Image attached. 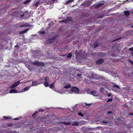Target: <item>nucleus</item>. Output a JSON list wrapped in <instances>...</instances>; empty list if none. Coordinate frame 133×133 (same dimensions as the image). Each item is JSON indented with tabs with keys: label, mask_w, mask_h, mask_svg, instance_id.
<instances>
[{
	"label": "nucleus",
	"mask_w": 133,
	"mask_h": 133,
	"mask_svg": "<svg viewBox=\"0 0 133 133\" xmlns=\"http://www.w3.org/2000/svg\"><path fill=\"white\" fill-rule=\"evenodd\" d=\"M32 64L36 66H43L45 65V64L44 62H39L38 61H35L32 63Z\"/></svg>",
	"instance_id": "nucleus-1"
},
{
	"label": "nucleus",
	"mask_w": 133,
	"mask_h": 133,
	"mask_svg": "<svg viewBox=\"0 0 133 133\" xmlns=\"http://www.w3.org/2000/svg\"><path fill=\"white\" fill-rule=\"evenodd\" d=\"M56 38V37L55 36L49 39L46 41L45 43L46 44L48 43H52L55 40Z\"/></svg>",
	"instance_id": "nucleus-2"
},
{
	"label": "nucleus",
	"mask_w": 133,
	"mask_h": 133,
	"mask_svg": "<svg viewBox=\"0 0 133 133\" xmlns=\"http://www.w3.org/2000/svg\"><path fill=\"white\" fill-rule=\"evenodd\" d=\"M88 77L90 79H97V77L98 75H94V74L93 72H90L88 74Z\"/></svg>",
	"instance_id": "nucleus-3"
},
{
	"label": "nucleus",
	"mask_w": 133,
	"mask_h": 133,
	"mask_svg": "<svg viewBox=\"0 0 133 133\" xmlns=\"http://www.w3.org/2000/svg\"><path fill=\"white\" fill-rule=\"evenodd\" d=\"M70 90L76 93H78L79 92L78 89L75 87H72Z\"/></svg>",
	"instance_id": "nucleus-4"
},
{
	"label": "nucleus",
	"mask_w": 133,
	"mask_h": 133,
	"mask_svg": "<svg viewBox=\"0 0 133 133\" xmlns=\"http://www.w3.org/2000/svg\"><path fill=\"white\" fill-rule=\"evenodd\" d=\"M92 1V0H88L84 2V5L86 6H89L91 4Z\"/></svg>",
	"instance_id": "nucleus-5"
},
{
	"label": "nucleus",
	"mask_w": 133,
	"mask_h": 133,
	"mask_svg": "<svg viewBox=\"0 0 133 133\" xmlns=\"http://www.w3.org/2000/svg\"><path fill=\"white\" fill-rule=\"evenodd\" d=\"M104 61L103 59H99L96 62V63L97 64H99L102 63Z\"/></svg>",
	"instance_id": "nucleus-6"
},
{
	"label": "nucleus",
	"mask_w": 133,
	"mask_h": 133,
	"mask_svg": "<svg viewBox=\"0 0 133 133\" xmlns=\"http://www.w3.org/2000/svg\"><path fill=\"white\" fill-rule=\"evenodd\" d=\"M54 25V23L53 22H50V23L49 24L48 26H47V28L48 29H49L50 28L52 27Z\"/></svg>",
	"instance_id": "nucleus-7"
},
{
	"label": "nucleus",
	"mask_w": 133,
	"mask_h": 133,
	"mask_svg": "<svg viewBox=\"0 0 133 133\" xmlns=\"http://www.w3.org/2000/svg\"><path fill=\"white\" fill-rule=\"evenodd\" d=\"M61 123L62 124H64L65 125H69L71 124V122H66L65 121H62L61 122Z\"/></svg>",
	"instance_id": "nucleus-8"
},
{
	"label": "nucleus",
	"mask_w": 133,
	"mask_h": 133,
	"mask_svg": "<svg viewBox=\"0 0 133 133\" xmlns=\"http://www.w3.org/2000/svg\"><path fill=\"white\" fill-rule=\"evenodd\" d=\"M104 4V3L103 2H101V3L98 4L96 6V8H98L100 7L102 5Z\"/></svg>",
	"instance_id": "nucleus-9"
},
{
	"label": "nucleus",
	"mask_w": 133,
	"mask_h": 133,
	"mask_svg": "<svg viewBox=\"0 0 133 133\" xmlns=\"http://www.w3.org/2000/svg\"><path fill=\"white\" fill-rule=\"evenodd\" d=\"M29 24L27 23H25L24 24L21 25L19 26V27H27L28 26H29Z\"/></svg>",
	"instance_id": "nucleus-10"
},
{
	"label": "nucleus",
	"mask_w": 133,
	"mask_h": 133,
	"mask_svg": "<svg viewBox=\"0 0 133 133\" xmlns=\"http://www.w3.org/2000/svg\"><path fill=\"white\" fill-rule=\"evenodd\" d=\"M38 84L36 81H33L32 82V86H37Z\"/></svg>",
	"instance_id": "nucleus-11"
},
{
	"label": "nucleus",
	"mask_w": 133,
	"mask_h": 133,
	"mask_svg": "<svg viewBox=\"0 0 133 133\" xmlns=\"http://www.w3.org/2000/svg\"><path fill=\"white\" fill-rule=\"evenodd\" d=\"M113 87L114 88V89H115V88H116L117 91H119L120 90L119 87L118 85L116 84L114 85H113Z\"/></svg>",
	"instance_id": "nucleus-12"
},
{
	"label": "nucleus",
	"mask_w": 133,
	"mask_h": 133,
	"mask_svg": "<svg viewBox=\"0 0 133 133\" xmlns=\"http://www.w3.org/2000/svg\"><path fill=\"white\" fill-rule=\"evenodd\" d=\"M17 92V91L15 89H11L10 91V93H16Z\"/></svg>",
	"instance_id": "nucleus-13"
},
{
	"label": "nucleus",
	"mask_w": 133,
	"mask_h": 133,
	"mask_svg": "<svg viewBox=\"0 0 133 133\" xmlns=\"http://www.w3.org/2000/svg\"><path fill=\"white\" fill-rule=\"evenodd\" d=\"M71 87V85L69 84H68L65 85L64 86V88L65 89H68L69 88Z\"/></svg>",
	"instance_id": "nucleus-14"
},
{
	"label": "nucleus",
	"mask_w": 133,
	"mask_h": 133,
	"mask_svg": "<svg viewBox=\"0 0 133 133\" xmlns=\"http://www.w3.org/2000/svg\"><path fill=\"white\" fill-rule=\"evenodd\" d=\"M38 111H36L35 113H34L32 115V116L33 117H35L36 115H37L38 113Z\"/></svg>",
	"instance_id": "nucleus-15"
},
{
	"label": "nucleus",
	"mask_w": 133,
	"mask_h": 133,
	"mask_svg": "<svg viewBox=\"0 0 133 133\" xmlns=\"http://www.w3.org/2000/svg\"><path fill=\"white\" fill-rule=\"evenodd\" d=\"M79 125V123L78 122H74L72 124V125L78 126Z\"/></svg>",
	"instance_id": "nucleus-16"
},
{
	"label": "nucleus",
	"mask_w": 133,
	"mask_h": 133,
	"mask_svg": "<svg viewBox=\"0 0 133 133\" xmlns=\"http://www.w3.org/2000/svg\"><path fill=\"white\" fill-rule=\"evenodd\" d=\"M91 93L94 96H96V92L95 91H92L91 92Z\"/></svg>",
	"instance_id": "nucleus-17"
},
{
	"label": "nucleus",
	"mask_w": 133,
	"mask_h": 133,
	"mask_svg": "<svg viewBox=\"0 0 133 133\" xmlns=\"http://www.w3.org/2000/svg\"><path fill=\"white\" fill-rule=\"evenodd\" d=\"M44 78L45 82H48L49 80V77H44Z\"/></svg>",
	"instance_id": "nucleus-18"
},
{
	"label": "nucleus",
	"mask_w": 133,
	"mask_h": 133,
	"mask_svg": "<svg viewBox=\"0 0 133 133\" xmlns=\"http://www.w3.org/2000/svg\"><path fill=\"white\" fill-rule=\"evenodd\" d=\"M125 15L126 16H128L130 14L129 12L128 11H125L124 12Z\"/></svg>",
	"instance_id": "nucleus-19"
},
{
	"label": "nucleus",
	"mask_w": 133,
	"mask_h": 133,
	"mask_svg": "<svg viewBox=\"0 0 133 133\" xmlns=\"http://www.w3.org/2000/svg\"><path fill=\"white\" fill-rule=\"evenodd\" d=\"M77 77H79V78H81L80 77L82 75V74L80 72H79L77 74Z\"/></svg>",
	"instance_id": "nucleus-20"
},
{
	"label": "nucleus",
	"mask_w": 133,
	"mask_h": 133,
	"mask_svg": "<svg viewBox=\"0 0 133 133\" xmlns=\"http://www.w3.org/2000/svg\"><path fill=\"white\" fill-rule=\"evenodd\" d=\"M65 20L66 21L69 22L71 21L72 20V19L71 18H70L69 17H68L65 19Z\"/></svg>",
	"instance_id": "nucleus-21"
},
{
	"label": "nucleus",
	"mask_w": 133,
	"mask_h": 133,
	"mask_svg": "<svg viewBox=\"0 0 133 133\" xmlns=\"http://www.w3.org/2000/svg\"><path fill=\"white\" fill-rule=\"evenodd\" d=\"M72 56V54L71 52L67 56V58H71Z\"/></svg>",
	"instance_id": "nucleus-22"
},
{
	"label": "nucleus",
	"mask_w": 133,
	"mask_h": 133,
	"mask_svg": "<svg viewBox=\"0 0 133 133\" xmlns=\"http://www.w3.org/2000/svg\"><path fill=\"white\" fill-rule=\"evenodd\" d=\"M23 30L22 31H21L19 32L20 34H24L25 33L27 32V30Z\"/></svg>",
	"instance_id": "nucleus-23"
},
{
	"label": "nucleus",
	"mask_w": 133,
	"mask_h": 133,
	"mask_svg": "<svg viewBox=\"0 0 133 133\" xmlns=\"http://www.w3.org/2000/svg\"><path fill=\"white\" fill-rule=\"evenodd\" d=\"M20 83V82L19 81H18L17 82H15L14 84L15 85L16 87Z\"/></svg>",
	"instance_id": "nucleus-24"
},
{
	"label": "nucleus",
	"mask_w": 133,
	"mask_h": 133,
	"mask_svg": "<svg viewBox=\"0 0 133 133\" xmlns=\"http://www.w3.org/2000/svg\"><path fill=\"white\" fill-rule=\"evenodd\" d=\"M44 85L46 87H48L49 86V83L48 82H45L44 83Z\"/></svg>",
	"instance_id": "nucleus-25"
},
{
	"label": "nucleus",
	"mask_w": 133,
	"mask_h": 133,
	"mask_svg": "<svg viewBox=\"0 0 133 133\" xmlns=\"http://www.w3.org/2000/svg\"><path fill=\"white\" fill-rule=\"evenodd\" d=\"M30 89V88L29 87H26L24 88V91H26Z\"/></svg>",
	"instance_id": "nucleus-26"
},
{
	"label": "nucleus",
	"mask_w": 133,
	"mask_h": 133,
	"mask_svg": "<svg viewBox=\"0 0 133 133\" xmlns=\"http://www.w3.org/2000/svg\"><path fill=\"white\" fill-rule=\"evenodd\" d=\"M54 83H52L49 86V87L51 88H53Z\"/></svg>",
	"instance_id": "nucleus-27"
},
{
	"label": "nucleus",
	"mask_w": 133,
	"mask_h": 133,
	"mask_svg": "<svg viewBox=\"0 0 133 133\" xmlns=\"http://www.w3.org/2000/svg\"><path fill=\"white\" fill-rule=\"evenodd\" d=\"M78 115L79 116H81L82 117H83V115L82 114L81 112H79V113H78Z\"/></svg>",
	"instance_id": "nucleus-28"
},
{
	"label": "nucleus",
	"mask_w": 133,
	"mask_h": 133,
	"mask_svg": "<svg viewBox=\"0 0 133 133\" xmlns=\"http://www.w3.org/2000/svg\"><path fill=\"white\" fill-rule=\"evenodd\" d=\"M16 86L14 85V84H13L10 87V88L11 89H13L15 88Z\"/></svg>",
	"instance_id": "nucleus-29"
},
{
	"label": "nucleus",
	"mask_w": 133,
	"mask_h": 133,
	"mask_svg": "<svg viewBox=\"0 0 133 133\" xmlns=\"http://www.w3.org/2000/svg\"><path fill=\"white\" fill-rule=\"evenodd\" d=\"M85 104L86 105L88 106H90L91 105H92V104H91V103H90V104H87V103H85Z\"/></svg>",
	"instance_id": "nucleus-30"
},
{
	"label": "nucleus",
	"mask_w": 133,
	"mask_h": 133,
	"mask_svg": "<svg viewBox=\"0 0 133 133\" xmlns=\"http://www.w3.org/2000/svg\"><path fill=\"white\" fill-rule=\"evenodd\" d=\"M4 118L6 119H10L11 118L10 117H7L6 116H4Z\"/></svg>",
	"instance_id": "nucleus-31"
},
{
	"label": "nucleus",
	"mask_w": 133,
	"mask_h": 133,
	"mask_svg": "<svg viewBox=\"0 0 133 133\" xmlns=\"http://www.w3.org/2000/svg\"><path fill=\"white\" fill-rule=\"evenodd\" d=\"M71 2V0H69V1H67L66 3V4H68L69 3H70Z\"/></svg>",
	"instance_id": "nucleus-32"
},
{
	"label": "nucleus",
	"mask_w": 133,
	"mask_h": 133,
	"mask_svg": "<svg viewBox=\"0 0 133 133\" xmlns=\"http://www.w3.org/2000/svg\"><path fill=\"white\" fill-rule=\"evenodd\" d=\"M105 88V87H101L100 89L99 90L100 91H102L104 90V89Z\"/></svg>",
	"instance_id": "nucleus-33"
},
{
	"label": "nucleus",
	"mask_w": 133,
	"mask_h": 133,
	"mask_svg": "<svg viewBox=\"0 0 133 133\" xmlns=\"http://www.w3.org/2000/svg\"><path fill=\"white\" fill-rule=\"evenodd\" d=\"M13 124L12 123H9L8 124V126L9 127H11L12 126Z\"/></svg>",
	"instance_id": "nucleus-34"
},
{
	"label": "nucleus",
	"mask_w": 133,
	"mask_h": 133,
	"mask_svg": "<svg viewBox=\"0 0 133 133\" xmlns=\"http://www.w3.org/2000/svg\"><path fill=\"white\" fill-rule=\"evenodd\" d=\"M44 111V110L42 109H40L39 110V112H43Z\"/></svg>",
	"instance_id": "nucleus-35"
},
{
	"label": "nucleus",
	"mask_w": 133,
	"mask_h": 133,
	"mask_svg": "<svg viewBox=\"0 0 133 133\" xmlns=\"http://www.w3.org/2000/svg\"><path fill=\"white\" fill-rule=\"evenodd\" d=\"M98 44L97 43H95L94 44V47L96 48L97 47L98 45Z\"/></svg>",
	"instance_id": "nucleus-36"
},
{
	"label": "nucleus",
	"mask_w": 133,
	"mask_h": 133,
	"mask_svg": "<svg viewBox=\"0 0 133 133\" xmlns=\"http://www.w3.org/2000/svg\"><path fill=\"white\" fill-rule=\"evenodd\" d=\"M45 33V32L44 31L40 32V33L41 34H44Z\"/></svg>",
	"instance_id": "nucleus-37"
},
{
	"label": "nucleus",
	"mask_w": 133,
	"mask_h": 133,
	"mask_svg": "<svg viewBox=\"0 0 133 133\" xmlns=\"http://www.w3.org/2000/svg\"><path fill=\"white\" fill-rule=\"evenodd\" d=\"M19 47V45H16L15 46V48H18Z\"/></svg>",
	"instance_id": "nucleus-38"
},
{
	"label": "nucleus",
	"mask_w": 133,
	"mask_h": 133,
	"mask_svg": "<svg viewBox=\"0 0 133 133\" xmlns=\"http://www.w3.org/2000/svg\"><path fill=\"white\" fill-rule=\"evenodd\" d=\"M112 101V100L111 99H109L108 101L107 102H109V101Z\"/></svg>",
	"instance_id": "nucleus-39"
},
{
	"label": "nucleus",
	"mask_w": 133,
	"mask_h": 133,
	"mask_svg": "<svg viewBox=\"0 0 133 133\" xmlns=\"http://www.w3.org/2000/svg\"><path fill=\"white\" fill-rule=\"evenodd\" d=\"M24 16V14H22L21 15L20 17H23Z\"/></svg>",
	"instance_id": "nucleus-40"
},
{
	"label": "nucleus",
	"mask_w": 133,
	"mask_h": 133,
	"mask_svg": "<svg viewBox=\"0 0 133 133\" xmlns=\"http://www.w3.org/2000/svg\"><path fill=\"white\" fill-rule=\"evenodd\" d=\"M108 122L106 121H104L103 122V123H107Z\"/></svg>",
	"instance_id": "nucleus-41"
},
{
	"label": "nucleus",
	"mask_w": 133,
	"mask_h": 133,
	"mask_svg": "<svg viewBox=\"0 0 133 133\" xmlns=\"http://www.w3.org/2000/svg\"><path fill=\"white\" fill-rule=\"evenodd\" d=\"M107 113L108 114H110L112 113V112L110 111H108L107 112Z\"/></svg>",
	"instance_id": "nucleus-42"
},
{
	"label": "nucleus",
	"mask_w": 133,
	"mask_h": 133,
	"mask_svg": "<svg viewBox=\"0 0 133 133\" xmlns=\"http://www.w3.org/2000/svg\"><path fill=\"white\" fill-rule=\"evenodd\" d=\"M129 50H131V51H133V48H130L129 49Z\"/></svg>",
	"instance_id": "nucleus-43"
},
{
	"label": "nucleus",
	"mask_w": 133,
	"mask_h": 133,
	"mask_svg": "<svg viewBox=\"0 0 133 133\" xmlns=\"http://www.w3.org/2000/svg\"><path fill=\"white\" fill-rule=\"evenodd\" d=\"M59 22L60 23L65 22V21L64 20H62V21H60Z\"/></svg>",
	"instance_id": "nucleus-44"
},
{
	"label": "nucleus",
	"mask_w": 133,
	"mask_h": 133,
	"mask_svg": "<svg viewBox=\"0 0 133 133\" xmlns=\"http://www.w3.org/2000/svg\"><path fill=\"white\" fill-rule=\"evenodd\" d=\"M39 3V2H37L36 4H35V5L37 6L38 4Z\"/></svg>",
	"instance_id": "nucleus-45"
},
{
	"label": "nucleus",
	"mask_w": 133,
	"mask_h": 133,
	"mask_svg": "<svg viewBox=\"0 0 133 133\" xmlns=\"http://www.w3.org/2000/svg\"><path fill=\"white\" fill-rule=\"evenodd\" d=\"M129 61L132 64H133V62L132 61L130 60H129Z\"/></svg>",
	"instance_id": "nucleus-46"
},
{
	"label": "nucleus",
	"mask_w": 133,
	"mask_h": 133,
	"mask_svg": "<svg viewBox=\"0 0 133 133\" xmlns=\"http://www.w3.org/2000/svg\"><path fill=\"white\" fill-rule=\"evenodd\" d=\"M19 119L18 118H15L14 119V120H19Z\"/></svg>",
	"instance_id": "nucleus-47"
},
{
	"label": "nucleus",
	"mask_w": 133,
	"mask_h": 133,
	"mask_svg": "<svg viewBox=\"0 0 133 133\" xmlns=\"http://www.w3.org/2000/svg\"><path fill=\"white\" fill-rule=\"evenodd\" d=\"M78 52L77 51H76V52H75V54H76V56H77V53Z\"/></svg>",
	"instance_id": "nucleus-48"
},
{
	"label": "nucleus",
	"mask_w": 133,
	"mask_h": 133,
	"mask_svg": "<svg viewBox=\"0 0 133 133\" xmlns=\"http://www.w3.org/2000/svg\"><path fill=\"white\" fill-rule=\"evenodd\" d=\"M111 96V94H109L108 95V96L109 97H110Z\"/></svg>",
	"instance_id": "nucleus-49"
},
{
	"label": "nucleus",
	"mask_w": 133,
	"mask_h": 133,
	"mask_svg": "<svg viewBox=\"0 0 133 133\" xmlns=\"http://www.w3.org/2000/svg\"><path fill=\"white\" fill-rule=\"evenodd\" d=\"M28 1H30V0H28ZM25 2H26V3L27 2H29V1H26V2H25Z\"/></svg>",
	"instance_id": "nucleus-50"
},
{
	"label": "nucleus",
	"mask_w": 133,
	"mask_h": 133,
	"mask_svg": "<svg viewBox=\"0 0 133 133\" xmlns=\"http://www.w3.org/2000/svg\"><path fill=\"white\" fill-rule=\"evenodd\" d=\"M130 115H133V114L130 113Z\"/></svg>",
	"instance_id": "nucleus-51"
},
{
	"label": "nucleus",
	"mask_w": 133,
	"mask_h": 133,
	"mask_svg": "<svg viewBox=\"0 0 133 133\" xmlns=\"http://www.w3.org/2000/svg\"><path fill=\"white\" fill-rule=\"evenodd\" d=\"M58 0H53V2L54 1H57Z\"/></svg>",
	"instance_id": "nucleus-52"
},
{
	"label": "nucleus",
	"mask_w": 133,
	"mask_h": 133,
	"mask_svg": "<svg viewBox=\"0 0 133 133\" xmlns=\"http://www.w3.org/2000/svg\"><path fill=\"white\" fill-rule=\"evenodd\" d=\"M85 119H88V118H87V117L86 118H85Z\"/></svg>",
	"instance_id": "nucleus-53"
},
{
	"label": "nucleus",
	"mask_w": 133,
	"mask_h": 133,
	"mask_svg": "<svg viewBox=\"0 0 133 133\" xmlns=\"http://www.w3.org/2000/svg\"><path fill=\"white\" fill-rule=\"evenodd\" d=\"M132 56H133V53H132Z\"/></svg>",
	"instance_id": "nucleus-54"
},
{
	"label": "nucleus",
	"mask_w": 133,
	"mask_h": 133,
	"mask_svg": "<svg viewBox=\"0 0 133 133\" xmlns=\"http://www.w3.org/2000/svg\"><path fill=\"white\" fill-rule=\"evenodd\" d=\"M131 27L133 28V26H131Z\"/></svg>",
	"instance_id": "nucleus-55"
},
{
	"label": "nucleus",
	"mask_w": 133,
	"mask_h": 133,
	"mask_svg": "<svg viewBox=\"0 0 133 133\" xmlns=\"http://www.w3.org/2000/svg\"><path fill=\"white\" fill-rule=\"evenodd\" d=\"M90 133H94V132H90Z\"/></svg>",
	"instance_id": "nucleus-56"
},
{
	"label": "nucleus",
	"mask_w": 133,
	"mask_h": 133,
	"mask_svg": "<svg viewBox=\"0 0 133 133\" xmlns=\"http://www.w3.org/2000/svg\"><path fill=\"white\" fill-rule=\"evenodd\" d=\"M113 89V90H115V89Z\"/></svg>",
	"instance_id": "nucleus-57"
}]
</instances>
